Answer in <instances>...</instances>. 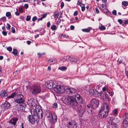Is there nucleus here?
Wrapping results in <instances>:
<instances>
[{
  "instance_id": "4c0bfd02",
  "label": "nucleus",
  "mask_w": 128,
  "mask_h": 128,
  "mask_svg": "<svg viewBox=\"0 0 128 128\" xmlns=\"http://www.w3.org/2000/svg\"><path fill=\"white\" fill-rule=\"evenodd\" d=\"M102 12L104 13H107L109 12V11L106 8L102 11Z\"/></svg>"
},
{
  "instance_id": "c9c22d12",
  "label": "nucleus",
  "mask_w": 128,
  "mask_h": 128,
  "mask_svg": "<svg viewBox=\"0 0 128 128\" xmlns=\"http://www.w3.org/2000/svg\"><path fill=\"white\" fill-rule=\"evenodd\" d=\"M51 28L52 30H54L56 29L57 28L55 25H53L51 26Z\"/></svg>"
},
{
  "instance_id": "864d4df0",
  "label": "nucleus",
  "mask_w": 128,
  "mask_h": 128,
  "mask_svg": "<svg viewBox=\"0 0 128 128\" xmlns=\"http://www.w3.org/2000/svg\"><path fill=\"white\" fill-rule=\"evenodd\" d=\"M12 32L14 33L15 32V30L14 28L12 27L11 28Z\"/></svg>"
},
{
  "instance_id": "3c124183",
  "label": "nucleus",
  "mask_w": 128,
  "mask_h": 128,
  "mask_svg": "<svg viewBox=\"0 0 128 128\" xmlns=\"http://www.w3.org/2000/svg\"><path fill=\"white\" fill-rule=\"evenodd\" d=\"M18 10L21 13H22L23 12V11L22 8L21 7H20L19 8Z\"/></svg>"
},
{
  "instance_id": "393cba45",
  "label": "nucleus",
  "mask_w": 128,
  "mask_h": 128,
  "mask_svg": "<svg viewBox=\"0 0 128 128\" xmlns=\"http://www.w3.org/2000/svg\"><path fill=\"white\" fill-rule=\"evenodd\" d=\"M123 124L124 127L125 128H126L128 126V121L126 119H124L123 120Z\"/></svg>"
},
{
  "instance_id": "0eeeda50",
  "label": "nucleus",
  "mask_w": 128,
  "mask_h": 128,
  "mask_svg": "<svg viewBox=\"0 0 128 128\" xmlns=\"http://www.w3.org/2000/svg\"><path fill=\"white\" fill-rule=\"evenodd\" d=\"M14 100L15 102L18 104L23 103L24 101V96L21 94H18L17 93Z\"/></svg>"
},
{
  "instance_id": "79ce46f5",
  "label": "nucleus",
  "mask_w": 128,
  "mask_h": 128,
  "mask_svg": "<svg viewBox=\"0 0 128 128\" xmlns=\"http://www.w3.org/2000/svg\"><path fill=\"white\" fill-rule=\"evenodd\" d=\"M31 18V17L30 16H28L26 18V20L27 21L30 20Z\"/></svg>"
},
{
  "instance_id": "0e129e2a",
  "label": "nucleus",
  "mask_w": 128,
  "mask_h": 128,
  "mask_svg": "<svg viewBox=\"0 0 128 128\" xmlns=\"http://www.w3.org/2000/svg\"><path fill=\"white\" fill-rule=\"evenodd\" d=\"M62 36H63L65 38H68V36H66V35L65 34H62Z\"/></svg>"
},
{
  "instance_id": "f704fd0d",
  "label": "nucleus",
  "mask_w": 128,
  "mask_h": 128,
  "mask_svg": "<svg viewBox=\"0 0 128 128\" xmlns=\"http://www.w3.org/2000/svg\"><path fill=\"white\" fill-rule=\"evenodd\" d=\"M106 5L104 4H102L101 5V7H100L102 11L104 10V9L106 8Z\"/></svg>"
},
{
  "instance_id": "a19ab883",
  "label": "nucleus",
  "mask_w": 128,
  "mask_h": 128,
  "mask_svg": "<svg viewBox=\"0 0 128 128\" xmlns=\"http://www.w3.org/2000/svg\"><path fill=\"white\" fill-rule=\"evenodd\" d=\"M7 26L6 27V28L7 30H9L10 28V25L8 23H7Z\"/></svg>"
},
{
  "instance_id": "b1692460",
  "label": "nucleus",
  "mask_w": 128,
  "mask_h": 128,
  "mask_svg": "<svg viewBox=\"0 0 128 128\" xmlns=\"http://www.w3.org/2000/svg\"><path fill=\"white\" fill-rule=\"evenodd\" d=\"M92 28L91 27H88L86 28H84L82 30V31L84 32H89Z\"/></svg>"
},
{
  "instance_id": "5701e85b",
  "label": "nucleus",
  "mask_w": 128,
  "mask_h": 128,
  "mask_svg": "<svg viewBox=\"0 0 128 128\" xmlns=\"http://www.w3.org/2000/svg\"><path fill=\"white\" fill-rule=\"evenodd\" d=\"M7 94V93L4 90H2L0 92V96L2 97L6 96Z\"/></svg>"
},
{
  "instance_id": "c756f323",
  "label": "nucleus",
  "mask_w": 128,
  "mask_h": 128,
  "mask_svg": "<svg viewBox=\"0 0 128 128\" xmlns=\"http://www.w3.org/2000/svg\"><path fill=\"white\" fill-rule=\"evenodd\" d=\"M67 68L65 66H61L58 69L62 71H65L66 70Z\"/></svg>"
},
{
  "instance_id": "2f4dec72",
  "label": "nucleus",
  "mask_w": 128,
  "mask_h": 128,
  "mask_svg": "<svg viewBox=\"0 0 128 128\" xmlns=\"http://www.w3.org/2000/svg\"><path fill=\"white\" fill-rule=\"evenodd\" d=\"M82 0H78V1L77 4L81 6L82 5L84 6V4L82 3Z\"/></svg>"
},
{
  "instance_id": "473e14b6",
  "label": "nucleus",
  "mask_w": 128,
  "mask_h": 128,
  "mask_svg": "<svg viewBox=\"0 0 128 128\" xmlns=\"http://www.w3.org/2000/svg\"><path fill=\"white\" fill-rule=\"evenodd\" d=\"M128 24V20L126 19L123 20V24L122 25L123 26H124V24Z\"/></svg>"
},
{
  "instance_id": "13d9d810",
  "label": "nucleus",
  "mask_w": 128,
  "mask_h": 128,
  "mask_svg": "<svg viewBox=\"0 0 128 128\" xmlns=\"http://www.w3.org/2000/svg\"><path fill=\"white\" fill-rule=\"evenodd\" d=\"M64 6V3L63 2H61V8H62Z\"/></svg>"
},
{
  "instance_id": "f3484780",
  "label": "nucleus",
  "mask_w": 128,
  "mask_h": 128,
  "mask_svg": "<svg viewBox=\"0 0 128 128\" xmlns=\"http://www.w3.org/2000/svg\"><path fill=\"white\" fill-rule=\"evenodd\" d=\"M65 91L66 92V93L68 94H70L76 92L75 89L72 88H64Z\"/></svg>"
},
{
  "instance_id": "7ed1b4c3",
  "label": "nucleus",
  "mask_w": 128,
  "mask_h": 128,
  "mask_svg": "<svg viewBox=\"0 0 128 128\" xmlns=\"http://www.w3.org/2000/svg\"><path fill=\"white\" fill-rule=\"evenodd\" d=\"M109 106L107 104H105L104 106H102L100 110L98 115L100 118H106L108 112Z\"/></svg>"
},
{
  "instance_id": "9d476101",
  "label": "nucleus",
  "mask_w": 128,
  "mask_h": 128,
  "mask_svg": "<svg viewBox=\"0 0 128 128\" xmlns=\"http://www.w3.org/2000/svg\"><path fill=\"white\" fill-rule=\"evenodd\" d=\"M37 101L35 100H34L33 98H31L30 100H28V106L32 108H35L37 106H38L36 105Z\"/></svg>"
},
{
  "instance_id": "4be33fe9",
  "label": "nucleus",
  "mask_w": 128,
  "mask_h": 128,
  "mask_svg": "<svg viewBox=\"0 0 128 128\" xmlns=\"http://www.w3.org/2000/svg\"><path fill=\"white\" fill-rule=\"evenodd\" d=\"M25 105L24 104H22L20 105L17 107V108L19 110H23L25 109Z\"/></svg>"
},
{
  "instance_id": "f8f14e48",
  "label": "nucleus",
  "mask_w": 128,
  "mask_h": 128,
  "mask_svg": "<svg viewBox=\"0 0 128 128\" xmlns=\"http://www.w3.org/2000/svg\"><path fill=\"white\" fill-rule=\"evenodd\" d=\"M90 94L95 96H98L100 95L101 96L102 94V91L98 92L94 89L90 90Z\"/></svg>"
},
{
  "instance_id": "cd10ccee",
  "label": "nucleus",
  "mask_w": 128,
  "mask_h": 128,
  "mask_svg": "<svg viewBox=\"0 0 128 128\" xmlns=\"http://www.w3.org/2000/svg\"><path fill=\"white\" fill-rule=\"evenodd\" d=\"M102 90L103 92L106 91L108 94H110V92L109 90L108 89V88L106 86H105L102 89Z\"/></svg>"
},
{
  "instance_id": "e433bc0d",
  "label": "nucleus",
  "mask_w": 128,
  "mask_h": 128,
  "mask_svg": "<svg viewBox=\"0 0 128 128\" xmlns=\"http://www.w3.org/2000/svg\"><path fill=\"white\" fill-rule=\"evenodd\" d=\"M0 20L3 22H5L6 21V18L5 16H4Z\"/></svg>"
},
{
  "instance_id": "a878e982",
  "label": "nucleus",
  "mask_w": 128,
  "mask_h": 128,
  "mask_svg": "<svg viewBox=\"0 0 128 128\" xmlns=\"http://www.w3.org/2000/svg\"><path fill=\"white\" fill-rule=\"evenodd\" d=\"M99 28L101 30H103L106 29V27L101 24H100Z\"/></svg>"
},
{
  "instance_id": "4468645a",
  "label": "nucleus",
  "mask_w": 128,
  "mask_h": 128,
  "mask_svg": "<svg viewBox=\"0 0 128 128\" xmlns=\"http://www.w3.org/2000/svg\"><path fill=\"white\" fill-rule=\"evenodd\" d=\"M50 115L48 116L49 117V120L50 122H56L57 120V116L56 114L54 113L52 115V113H50Z\"/></svg>"
},
{
  "instance_id": "4d7b16f0",
  "label": "nucleus",
  "mask_w": 128,
  "mask_h": 128,
  "mask_svg": "<svg viewBox=\"0 0 128 128\" xmlns=\"http://www.w3.org/2000/svg\"><path fill=\"white\" fill-rule=\"evenodd\" d=\"M24 7L25 8L27 9L28 8V4H25L24 5Z\"/></svg>"
},
{
  "instance_id": "6ab92c4d",
  "label": "nucleus",
  "mask_w": 128,
  "mask_h": 128,
  "mask_svg": "<svg viewBox=\"0 0 128 128\" xmlns=\"http://www.w3.org/2000/svg\"><path fill=\"white\" fill-rule=\"evenodd\" d=\"M10 105L9 103L6 102L4 103L3 104L2 107L5 110L8 109L10 108Z\"/></svg>"
},
{
  "instance_id": "a211bd4d",
  "label": "nucleus",
  "mask_w": 128,
  "mask_h": 128,
  "mask_svg": "<svg viewBox=\"0 0 128 128\" xmlns=\"http://www.w3.org/2000/svg\"><path fill=\"white\" fill-rule=\"evenodd\" d=\"M18 120V118L16 117H13L11 118L8 121V122L12 124V126H14L16 124V122Z\"/></svg>"
},
{
  "instance_id": "ea45409f",
  "label": "nucleus",
  "mask_w": 128,
  "mask_h": 128,
  "mask_svg": "<svg viewBox=\"0 0 128 128\" xmlns=\"http://www.w3.org/2000/svg\"><path fill=\"white\" fill-rule=\"evenodd\" d=\"M58 14L57 12H54V16L56 18H57L58 17Z\"/></svg>"
},
{
  "instance_id": "6e6552de",
  "label": "nucleus",
  "mask_w": 128,
  "mask_h": 128,
  "mask_svg": "<svg viewBox=\"0 0 128 128\" xmlns=\"http://www.w3.org/2000/svg\"><path fill=\"white\" fill-rule=\"evenodd\" d=\"M108 122L110 124L112 125V128H117L116 125L117 121L116 118L113 117H111L110 118Z\"/></svg>"
},
{
  "instance_id": "72a5a7b5",
  "label": "nucleus",
  "mask_w": 128,
  "mask_h": 128,
  "mask_svg": "<svg viewBox=\"0 0 128 128\" xmlns=\"http://www.w3.org/2000/svg\"><path fill=\"white\" fill-rule=\"evenodd\" d=\"M18 51L16 49H14L12 53L14 54L15 56H16L17 54Z\"/></svg>"
},
{
  "instance_id": "7c9ffc66",
  "label": "nucleus",
  "mask_w": 128,
  "mask_h": 128,
  "mask_svg": "<svg viewBox=\"0 0 128 128\" xmlns=\"http://www.w3.org/2000/svg\"><path fill=\"white\" fill-rule=\"evenodd\" d=\"M122 4L124 6H127L128 5V2L127 1H123L122 2Z\"/></svg>"
},
{
  "instance_id": "09e8293b",
  "label": "nucleus",
  "mask_w": 128,
  "mask_h": 128,
  "mask_svg": "<svg viewBox=\"0 0 128 128\" xmlns=\"http://www.w3.org/2000/svg\"><path fill=\"white\" fill-rule=\"evenodd\" d=\"M112 14L114 15H116V10H113L112 12Z\"/></svg>"
},
{
  "instance_id": "58836bf2",
  "label": "nucleus",
  "mask_w": 128,
  "mask_h": 128,
  "mask_svg": "<svg viewBox=\"0 0 128 128\" xmlns=\"http://www.w3.org/2000/svg\"><path fill=\"white\" fill-rule=\"evenodd\" d=\"M77 60L75 58H72L70 60V62H76Z\"/></svg>"
},
{
  "instance_id": "aec40b11",
  "label": "nucleus",
  "mask_w": 128,
  "mask_h": 128,
  "mask_svg": "<svg viewBox=\"0 0 128 128\" xmlns=\"http://www.w3.org/2000/svg\"><path fill=\"white\" fill-rule=\"evenodd\" d=\"M101 97V99L104 101H105L106 99H108L109 96L108 94L106 93V92H104V94L103 95V94Z\"/></svg>"
},
{
  "instance_id": "bf43d9fd",
  "label": "nucleus",
  "mask_w": 128,
  "mask_h": 128,
  "mask_svg": "<svg viewBox=\"0 0 128 128\" xmlns=\"http://www.w3.org/2000/svg\"><path fill=\"white\" fill-rule=\"evenodd\" d=\"M78 14V12L77 11H76L74 12V15L75 16H76Z\"/></svg>"
},
{
  "instance_id": "a18cd8bd",
  "label": "nucleus",
  "mask_w": 128,
  "mask_h": 128,
  "mask_svg": "<svg viewBox=\"0 0 128 128\" xmlns=\"http://www.w3.org/2000/svg\"><path fill=\"white\" fill-rule=\"evenodd\" d=\"M82 7V10L83 12L84 11L85 9V7L84 6H84L82 5V6H81Z\"/></svg>"
},
{
  "instance_id": "052dcab7",
  "label": "nucleus",
  "mask_w": 128,
  "mask_h": 128,
  "mask_svg": "<svg viewBox=\"0 0 128 128\" xmlns=\"http://www.w3.org/2000/svg\"><path fill=\"white\" fill-rule=\"evenodd\" d=\"M74 26L72 25H71L70 26V29L71 30H74Z\"/></svg>"
},
{
  "instance_id": "774afa93",
  "label": "nucleus",
  "mask_w": 128,
  "mask_h": 128,
  "mask_svg": "<svg viewBox=\"0 0 128 128\" xmlns=\"http://www.w3.org/2000/svg\"><path fill=\"white\" fill-rule=\"evenodd\" d=\"M61 20H60L58 19L57 22L56 24L58 25L59 24Z\"/></svg>"
},
{
  "instance_id": "338daca9",
  "label": "nucleus",
  "mask_w": 128,
  "mask_h": 128,
  "mask_svg": "<svg viewBox=\"0 0 128 128\" xmlns=\"http://www.w3.org/2000/svg\"><path fill=\"white\" fill-rule=\"evenodd\" d=\"M38 55L39 57L40 58L41 57L42 55V53H40L39 52H38L37 54Z\"/></svg>"
},
{
  "instance_id": "2eb2a0df",
  "label": "nucleus",
  "mask_w": 128,
  "mask_h": 128,
  "mask_svg": "<svg viewBox=\"0 0 128 128\" xmlns=\"http://www.w3.org/2000/svg\"><path fill=\"white\" fill-rule=\"evenodd\" d=\"M67 126L68 128H76L77 125L74 122L70 121L67 124Z\"/></svg>"
},
{
  "instance_id": "dca6fc26",
  "label": "nucleus",
  "mask_w": 128,
  "mask_h": 128,
  "mask_svg": "<svg viewBox=\"0 0 128 128\" xmlns=\"http://www.w3.org/2000/svg\"><path fill=\"white\" fill-rule=\"evenodd\" d=\"M65 91L66 92V93L68 94H70L76 92L75 89L72 88H64Z\"/></svg>"
},
{
  "instance_id": "8fccbe9b",
  "label": "nucleus",
  "mask_w": 128,
  "mask_h": 128,
  "mask_svg": "<svg viewBox=\"0 0 128 128\" xmlns=\"http://www.w3.org/2000/svg\"><path fill=\"white\" fill-rule=\"evenodd\" d=\"M57 107V104L56 103H54L53 105V107L54 108H56Z\"/></svg>"
},
{
  "instance_id": "603ef678",
  "label": "nucleus",
  "mask_w": 128,
  "mask_h": 128,
  "mask_svg": "<svg viewBox=\"0 0 128 128\" xmlns=\"http://www.w3.org/2000/svg\"><path fill=\"white\" fill-rule=\"evenodd\" d=\"M2 33L4 36H6L7 35V32L5 31H3L2 32Z\"/></svg>"
},
{
  "instance_id": "6e6d98bb",
  "label": "nucleus",
  "mask_w": 128,
  "mask_h": 128,
  "mask_svg": "<svg viewBox=\"0 0 128 128\" xmlns=\"http://www.w3.org/2000/svg\"><path fill=\"white\" fill-rule=\"evenodd\" d=\"M95 10L96 12L97 13H99V11L97 8H95Z\"/></svg>"
},
{
  "instance_id": "20e7f679",
  "label": "nucleus",
  "mask_w": 128,
  "mask_h": 128,
  "mask_svg": "<svg viewBox=\"0 0 128 128\" xmlns=\"http://www.w3.org/2000/svg\"><path fill=\"white\" fill-rule=\"evenodd\" d=\"M75 106V107H74L73 108L76 109L79 114V115L80 116H82L85 111V106H84L82 107L81 105L78 104L77 105Z\"/></svg>"
},
{
  "instance_id": "f257e3e1",
  "label": "nucleus",
  "mask_w": 128,
  "mask_h": 128,
  "mask_svg": "<svg viewBox=\"0 0 128 128\" xmlns=\"http://www.w3.org/2000/svg\"><path fill=\"white\" fill-rule=\"evenodd\" d=\"M63 98L64 99V102L68 104H72L73 108L75 107V106L78 104V103L76 100V98L80 103L81 104L83 102L81 96L78 94L75 95L74 96H67L64 99V98Z\"/></svg>"
},
{
  "instance_id": "49530a36",
  "label": "nucleus",
  "mask_w": 128,
  "mask_h": 128,
  "mask_svg": "<svg viewBox=\"0 0 128 128\" xmlns=\"http://www.w3.org/2000/svg\"><path fill=\"white\" fill-rule=\"evenodd\" d=\"M37 19V18L36 17V16H34L32 18V20L33 22H34Z\"/></svg>"
},
{
  "instance_id": "39448f33",
  "label": "nucleus",
  "mask_w": 128,
  "mask_h": 128,
  "mask_svg": "<svg viewBox=\"0 0 128 128\" xmlns=\"http://www.w3.org/2000/svg\"><path fill=\"white\" fill-rule=\"evenodd\" d=\"M41 87L40 86L37 85H33L30 90L33 94H36L40 92Z\"/></svg>"
},
{
  "instance_id": "69168bd1",
  "label": "nucleus",
  "mask_w": 128,
  "mask_h": 128,
  "mask_svg": "<svg viewBox=\"0 0 128 128\" xmlns=\"http://www.w3.org/2000/svg\"><path fill=\"white\" fill-rule=\"evenodd\" d=\"M50 22H48L47 23V26L48 28L50 27Z\"/></svg>"
},
{
  "instance_id": "423d86ee",
  "label": "nucleus",
  "mask_w": 128,
  "mask_h": 128,
  "mask_svg": "<svg viewBox=\"0 0 128 128\" xmlns=\"http://www.w3.org/2000/svg\"><path fill=\"white\" fill-rule=\"evenodd\" d=\"M57 84L55 81H48L46 82L45 85L47 88L50 90L53 88H54L55 87Z\"/></svg>"
},
{
  "instance_id": "5fc2aeb1",
  "label": "nucleus",
  "mask_w": 128,
  "mask_h": 128,
  "mask_svg": "<svg viewBox=\"0 0 128 128\" xmlns=\"http://www.w3.org/2000/svg\"><path fill=\"white\" fill-rule=\"evenodd\" d=\"M127 68H126L125 70V73L126 75V76L128 77V70H127Z\"/></svg>"
},
{
  "instance_id": "f03ea898",
  "label": "nucleus",
  "mask_w": 128,
  "mask_h": 128,
  "mask_svg": "<svg viewBox=\"0 0 128 128\" xmlns=\"http://www.w3.org/2000/svg\"><path fill=\"white\" fill-rule=\"evenodd\" d=\"M31 114L34 115L36 117V120L37 122L39 121V119L42 118L43 116V112L42 110L40 108H38V106H37L35 108H32L30 109Z\"/></svg>"
},
{
  "instance_id": "680f3d73",
  "label": "nucleus",
  "mask_w": 128,
  "mask_h": 128,
  "mask_svg": "<svg viewBox=\"0 0 128 128\" xmlns=\"http://www.w3.org/2000/svg\"><path fill=\"white\" fill-rule=\"evenodd\" d=\"M70 58V57L69 56H66V60H69Z\"/></svg>"
},
{
  "instance_id": "ddd939ff",
  "label": "nucleus",
  "mask_w": 128,
  "mask_h": 128,
  "mask_svg": "<svg viewBox=\"0 0 128 128\" xmlns=\"http://www.w3.org/2000/svg\"><path fill=\"white\" fill-rule=\"evenodd\" d=\"M34 115L30 114L27 116V120L29 122L32 124H34L36 121V118Z\"/></svg>"
},
{
  "instance_id": "9b49d317",
  "label": "nucleus",
  "mask_w": 128,
  "mask_h": 128,
  "mask_svg": "<svg viewBox=\"0 0 128 128\" xmlns=\"http://www.w3.org/2000/svg\"><path fill=\"white\" fill-rule=\"evenodd\" d=\"M99 101L98 99L93 98L91 101L90 106L93 108H95L98 106Z\"/></svg>"
},
{
  "instance_id": "37998d69",
  "label": "nucleus",
  "mask_w": 128,
  "mask_h": 128,
  "mask_svg": "<svg viewBox=\"0 0 128 128\" xmlns=\"http://www.w3.org/2000/svg\"><path fill=\"white\" fill-rule=\"evenodd\" d=\"M7 50L11 52L12 50V48L11 46H8L7 48Z\"/></svg>"
},
{
  "instance_id": "1a4fd4ad",
  "label": "nucleus",
  "mask_w": 128,
  "mask_h": 128,
  "mask_svg": "<svg viewBox=\"0 0 128 128\" xmlns=\"http://www.w3.org/2000/svg\"><path fill=\"white\" fill-rule=\"evenodd\" d=\"M54 88L55 91L59 94L62 93L65 91L64 87L60 85H56V86Z\"/></svg>"
},
{
  "instance_id": "c03bdc74",
  "label": "nucleus",
  "mask_w": 128,
  "mask_h": 128,
  "mask_svg": "<svg viewBox=\"0 0 128 128\" xmlns=\"http://www.w3.org/2000/svg\"><path fill=\"white\" fill-rule=\"evenodd\" d=\"M118 22L120 24H123V21L121 19H118Z\"/></svg>"
},
{
  "instance_id": "de8ad7c7",
  "label": "nucleus",
  "mask_w": 128,
  "mask_h": 128,
  "mask_svg": "<svg viewBox=\"0 0 128 128\" xmlns=\"http://www.w3.org/2000/svg\"><path fill=\"white\" fill-rule=\"evenodd\" d=\"M47 14L46 13L42 15H41L42 17L44 18H45L47 16Z\"/></svg>"
},
{
  "instance_id": "bb28decb",
  "label": "nucleus",
  "mask_w": 128,
  "mask_h": 128,
  "mask_svg": "<svg viewBox=\"0 0 128 128\" xmlns=\"http://www.w3.org/2000/svg\"><path fill=\"white\" fill-rule=\"evenodd\" d=\"M118 109H115L112 111V113L113 115L114 116H116L118 113Z\"/></svg>"
},
{
  "instance_id": "e2e57ef3",
  "label": "nucleus",
  "mask_w": 128,
  "mask_h": 128,
  "mask_svg": "<svg viewBox=\"0 0 128 128\" xmlns=\"http://www.w3.org/2000/svg\"><path fill=\"white\" fill-rule=\"evenodd\" d=\"M124 115H125V116L126 118L127 119H128V114L127 113H125Z\"/></svg>"
},
{
  "instance_id": "412c9836",
  "label": "nucleus",
  "mask_w": 128,
  "mask_h": 128,
  "mask_svg": "<svg viewBox=\"0 0 128 128\" xmlns=\"http://www.w3.org/2000/svg\"><path fill=\"white\" fill-rule=\"evenodd\" d=\"M17 93V92H15L11 94L9 96L7 97L6 99L13 98H15Z\"/></svg>"
},
{
  "instance_id": "c85d7f7f",
  "label": "nucleus",
  "mask_w": 128,
  "mask_h": 128,
  "mask_svg": "<svg viewBox=\"0 0 128 128\" xmlns=\"http://www.w3.org/2000/svg\"><path fill=\"white\" fill-rule=\"evenodd\" d=\"M6 16L8 17V18L9 19H10L12 17L11 14L9 12H8L6 13Z\"/></svg>"
}]
</instances>
